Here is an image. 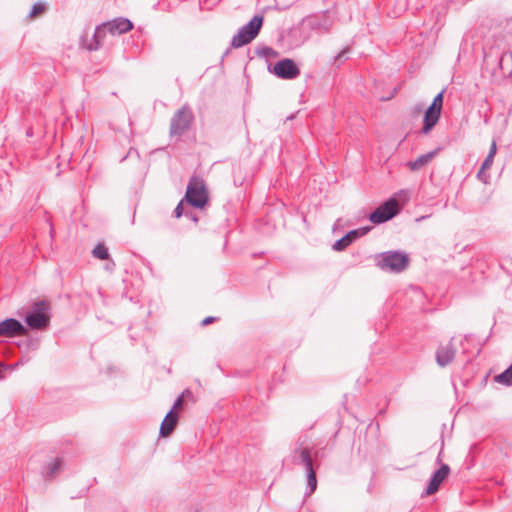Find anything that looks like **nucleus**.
<instances>
[{
  "mask_svg": "<svg viewBox=\"0 0 512 512\" xmlns=\"http://www.w3.org/2000/svg\"><path fill=\"white\" fill-rule=\"evenodd\" d=\"M132 28V22L126 18H116L102 23L96 27L94 35L90 43L86 45V48L89 51L98 50L102 46L103 39L107 33H110L113 36L120 35L130 31Z\"/></svg>",
  "mask_w": 512,
  "mask_h": 512,
  "instance_id": "f257e3e1",
  "label": "nucleus"
},
{
  "mask_svg": "<svg viewBox=\"0 0 512 512\" xmlns=\"http://www.w3.org/2000/svg\"><path fill=\"white\" fill-rule=\"evenodd\" d=\"M410 263L409 255L404 251L389 250L375 256V265L384 272L399 274Z\"/></svg>",
  "mask_w": 512,
  "mask_h": 512,
  "instance_id": "f03ea898",
  "label": "nucleus"
},
{
  "mask_svg": "<svg viewBox=\"0 0 512 512\" xmlns=\"http://www.w3.org/2000/svg\"><path fill=\"white\" fill-rule=\"evenodd\" d=\"M49 304L44 301H36L27 312L24 321L32 330H45L49 327L51 321V311Z\"/></svg>",
  "mask_w": 512,
  "mask_h": 512,
  "instance_id": "7ed1b4c3",
  "label": "nucleus"
},
{
  "mask_svg": "<svg viewBox=\"0 0 512 512\" xmlns=\"http://www.w3.org/2000/svg\"><path fill=\"white\" fill-rule=\"evenodd\" d=\"M400 211V206L395 197L390 198L383 204H381L374 212L367 214L366 212L361 213L355 220L361 222L364 220H370L373 224H381L389 221Z\"/></svg>",
  "mask_w": 512,
  "mask_h": 512,
  "instance_id": "20e7f679",
  "label": "nucleus"
},
{
  "mask_svg": "<svg viewBox=\"0 0 512 512\" xmlns=\"http://www.w3.org/2000/svg\"><path fill=\"white\" fill-rule=\"evenodd\" d=\"M263 24V17L255 15L246 25L242 26L231 40L233 48H240L249 44L259 34Z\"/></svg>",
  "mask_w": 512,
  "mask_h": 512,
  "instance_id": "39448f33",
  "label": "nucleus"
},
{
  "mask_svg": "<svg viewBox=\"0 0 512 512\" xmlns=\"http://www.w3.org/2000/svg\"><path fill=\"white\" fill-rule=\"evenodd\" d=\"M182 200L194 207H204L208 200V194L203 181L198 177H192Z\"/></svg>",
  "mask_w": 512,
  "mask_h": 512,
  "instance_id": "423d86ee",
  "label": "nucleus"
},
{
  "mask_svg": "<svg viewBox=\"0 0 512 512\" xmlns=\"http://www.w3.org/2000/svg\"><path fill=\"white\" fill-rule=\"evenodd\" d=\"M296 463L298 465L303 466L307 473V490L305 492L306 496L311 495L317 488V478L316 472L313 467V459L311 456V450L307 447L298 451V456L296 457Z\"/></svg>",
  "mask_w": 512,
  "mask_h": 512,
  "instance_id": "0eeeda50",
  "label": "nucleus"
},
{
  "mask_svg": "<svg viewBox=\"0 0 512 512\" xmlns=\"http://www.w3.org/2000/svg\"><path fill=\"white\" fill-rule=\"evenodd\" d=\"M193 119L194 115L191 109L187 106H183L171 119L170 134L178 136L184 134L190 128Z\"/></svg>",
  "mask_w": 512,
  "mask_h": 512,
  "instance_id": "6e6552de",
  "label": "nucleus"
},
{
  "mask_svg": "<svg viewBox=\"0 0 512 512\" xmlns=\"http://www.w3.org/2000/svg\"><path fill=\"white\" fill-rule=\"evenodd\" d=\"M273 73L282 79H294L300 75V69L291 59L285 58L278 61L273 67Z\"/></svg>",
  "mask_w": 512,
  "mask_h": 512,
  "instance_id": "1a4fd4ad",
  "label": "nucleus"
},
{
  "mask_svg": "<svg viewBox=\"0 0 512 512\" xmlns=\"http://www.w3.org/2000/svg\"><path fill=\"white\" fill-rule=\"evenodd\" d=\"M374 226H361L358 229H353L348 231L344 236L338 239L333 245L332 248L335 251H343L349 245H351L358 238L366 235Z\"/></svg>",
  "mask_w": 512,
  "mask_h": 512,
  "instance_id": "9d476101",
  "label": "nucleus"
},
{
  "mask_svg": "<svg viewBox=\"0 0 512 512\" xmlns=\"http://www.w3.org/2000/svg\"><path fill=\"white\" fill-rule=\"evenodd\" d=\"M26 331L24 325L15 318L0 321V338H13Z\"/></svg>",
  "mask_w": 512,
  "mask_h": 512,
  "instance_id": "9b49d317",
  "label": "nucleus"
},
{
  "mask_svg": "<svg viewBox=\"0 0 512 512\" xmlns=\"http://www.w3.org/2000/svg\"><path fill=\"white\" fill-rule=\"evenodd\" d=\"M203 207H194L192 204H188L187 202L181 200L176 208L174 209V216L179 218L184 216L188 221L198 222L199 221V213Z\"/></svg>",
  "mask_w": 512,
  "mask_h": 512,
  "instance_id": "f8f14e48",
  "label": "nucleus"
},
{
  "mask_svg": "<svg viewBox=\"0 0 512 512\" xmlns=\"http://www.w3.org/2000/svg\"><path fill=\"white\" fill-rule=\"evenodd\" d=\"M450 473V467L447 464H442L438 470H436L426 488V494L432 495L436 493L443 483V481L448 477Z\"/></svg>",
  "mask_w": 512,
  "mask_h": 512,
  "instance_id": "ddd939ff",
  "label": "nucleus"
},
{
  "mask_svg": "<svg viewBox=\"0 0 512 512\" xmlns=\"http://www.w3.org/2000/svg\"><path fill=\"white\" fill-rule=\"evenodd\" d=\"M452 341L453 339L446 345L439 346L436 351V362L441 367H445L450 364L456 355V347Z\"/></svg>",
  "mask_w": 512,
  "mask_h": 512,
  "instance_id": "4468645a",
  "label": "nucleus"
},
{
  "mask_svg": "<svg viewBox=\"0 0 512 512\" xmlns=\"http://www.w3.org/2000/svg\"><path fill=\"white\" fill-rule=\"evenodd\" d=\"M302 25L311 30H317L321 32L329 31V23L327 19L318 15H310L303 19Z\"/></svg>",
  "mask_w": 512,
  "mask_h": 512,
  "instance_id": "2eb2a0df",
  "label": "nucleus"
},
{
  "mask_svg": "<svg viewBox=\"0 0 512 512\" xmlns=\"http://www.w3.org/2000/svg\"><path fill=\"white\" fill-rule=\"evenodd\" d=\"M441 111L428 107L424 114L423 127L421 133L428 134L438 123Z\"/></svg>",
  "mask_w": 512,
  "mask_h": 512,
  "instance_id": "dca6fc26",
  "label": "nucleus"
},
{
  "mask_svg": "<svg viewBox=\"0 0 512 512\" xmlns=\"http://www.w3.org/2000/svg\"><path fill=\"white\" fill-rule=\"evenodd\" d=\"M178 418V414L173 412V409H170L162 421L160 435L163 437L170 435L178 422Z\"/></svg>",
  "mask_w": 512,
  "mask_h": 512,
  "instance_id": "f3484780",
  "label": "nucleus"
},
{
  "mask_svg": "<svg viewBox=\"0 0 512 512\" xmlns=\"http://www.w3.org/2000/svg\"><path fill=\"white\" fill-rule=\"evenodd\" d=\"M436 154H437V150L428 152L426 154H422L414 161H409L407 163V166L409 167V169L411 171H418L421 168H423L425 165L430 163L433 160V158L436 156Z\"/></svg>",
  "mask_w": 512,
  "mask_h": 512,
  "instance_id": "a211bd4d",
  "label": "nucleus"
},
{
  "mask_svg": "<svg viewBox=\"0 0 512 512\" xmlns=\"http://www.w3.org/2000/svg\"><path fill=\"white\" fill-rule=\"evenodd\" d=\"M498 65L503 75L510 76L512 74V53L503 52Z\"/></svg>",
  "mask_w": 512,
  "mask_h": 512,
  "instance_id": "6ab92c4d",
  "label": "nucleus"
},
{
  "mask_svg": "<svg viewBox=\"0 0 512 512\" xmlns=\"http://www.w3.org/2000/svg\"><path fill=\"white\" fill-rule=\"evenodd\" d=\"M61 460L56 458L52 460L46 467L43 468L42 474L45 479H52L61 469Z\"/></svg>",
  "mask_w": 512,
  "mask_h": 512,
  "instance_id": "aec40b11",
  "label": "nucleus"
},
{
  "mask_svg": "<svg viewBox=\"0 0 512 512\" xmlns=\"http://www.w3.org/2000/svg\"><path fill=\"white\" fill-rule=\"evenodd\" d=\"M495 381L500 384L506 385V386H511L512 385V364L506 370H504L502 373L495 376Z\"/></svg>",
  "mask_w": 512,
  "mask_h": 512,
  "instance_id": "412c9836",
  "label": "nucleus"
},
{
  "mask_svg": "<svg viewBox=\"0 0 512 512\" xmlns=\"http://www.w3.org/2000/svg\"><path fill=\"white\" fill-rule=\"evenodd\" d=\"M92 255L94 258L99 260H107L110 258L108 249L105 247L103 243H98L92 250Z\"/></svg>",
  "mask_w": 512,
  "mask_h": 512,
  "instance_id": "4be33fe9",
  "label": "nucleus"
},
{
  "mask_svg": "<svg viewBox=\"0 0 512 512\" xmlns=\"http://www.w3.org/2000/svg\"><path fill=\"white\" fill-rule=\"evenodd\" d=\"M45 9H46V6L44 3H41V2L35 3L29 12V17L35 18V17L41 15L45 11Z\"/></svg>",
  "mask_w": 512,
  "mask_h": 512,
  "instance_id": "5701e85b",
  "label": "nucleus"
},
{
  "mask_svg": "<svg viewBox=\"0 0 512 512\" xmlns=\"http://www.w3.org/2000/svg\"><path fill=\"white\" fill-rule=\"evenodd\" d=\"M443 96H444V91H441L440 93H438L434 97V99H433V101H432V103H431V105L429 107L433 108L435 110L441 111L442 110V105H443Z\"/></svg>",
  "mask_w": 512,
  "mask_h": 512,
  "instance_id": "b1692460",
  "label": "nucleus"
},
{
  "mask_svg": "<svg viewBox=\"0 0 512 512\" xmlns=\"http://www.w3.org/2000/svg\"><path fill=\"white\" fill-rule=\"evenodd\" d=\"M24 346L28 349V350H37L40 346V338H28L25 340L24 342Z\"/></svg>",
  "mask_w": 512,
  "mask_h": 512,
  "instance_id": "393cba45",
  "label": "nucleus"
},
{
  "mask_svg": "<svg viewBox=\"0 0 512 512\" xmlns=\"http://www.w3.org/2000/svg\"><path fill=\"white\" fill-rule=\"evenodd\" d=\"M493 160H494V157H490L489 155H487V157L485 158V160L482 163V166H481L482 170L489 169L493 163Z\"/></svg>",
  "mask_w": 512,
  "mask_h": 512,
  "instance_id": "a878e982",
  "label": "nucleus"
},
{
  "mask_svg": "<svg viewBox=\"0 0 512 512\" xmlns=\"http://www.w3.org/2000/svg\"><path fill=\"white\" fill-rule=\"evenodd\" d=\"M183 402H184L183 395L178 396L171 408V409H173V412H175L176 409L182 407Z\"/></svg>",
  "mask_w": 512,
  "mask_h": 512,
  "instance_id": "bb28decb",
  "label": "nucleus"
},
{
  "mask_svg": "<svg viewBox=\"0 0 512 512\" xmlns=\"http://www.w3.org/2000/svg\"><path fill=\"white\" fill-rule=\"evenodd\" d=\"M348 53V48L342 49L334 58L335 62H340L345 57V55Z\"/></svg>",
  "mask_w": 512,
  "mask_h": 512,
  "instance_id": "cd10ccee",
  "label": "nucleus"
},
{
  "mask_svg": "<svg viewBox=\"0 0 512 512\" xmlns=\"http://www.w3.org/2000/svg\"><path fill=\"white\" fill-rule=\"evenodd\" d=\"M496 152H497V145H496V142H495V141H493V142H492V144H491V146H490V149H489V153H488V155H489L490 157H494V156H495V154H496Z\"/></svg>",
  "mask_w": 512,
  "mask_h": 512,
  "instance_id": "c85d7f7f",
  "label": "nucleus"
},
{
  "mask_svg": "<svg viewBox=\"0 0 512 512\" xmlns=\"http://www.w3.org/2000/svg\"><path fill=\"white\" fill-rule=\"evenodd\" d=\"M215 320H216V318H215V317H213V316H208V317H206V318H204V319L202 320L201 325H202V326H206V325H208V324H210V323H213Z\"/></svg>",
  "mask_w": 512,
  "mask_h": 512,
  "instance_id": "c756f323",
  "label": "nucleus"
},
{
  "mask_svg": "<svg viewBox=\"0 0 512 512\" xmlns=\"http://www.w3.org/2000/svg\"><path fill=\"white\" fill-rule=\"evenodd\" d=\"M109 262L107 263V265L105 266L106 270H109V271H112L115 267V262L113 259L109 258L107 259Z\"/></svg>",
  "mask_w": 512,
  "mask_h": 512,
  "instance_id": "7c9ffc66",
  "label": "nucleus"
},
{
  "mask_svg": "<svg viewBox=\"0 0 512 512\" xmlns=\"http://www.w3.org/2000/svg\"><path fill=\"white\" fill-rule=\"evenodd\" d=\"M484 171H485V170H482V168H480V170H479V172H478V174H477V177H478L480 180H482L484 183H486V182H487V179H486V178L484 177V175H483V172H484Z\"/></svg>",
  "mask_w": 512,
  "mask_h": 512,
  "instance_id": "2f4dec72",
  "label": "nucleus"
},
{
  "mask_svg": "<svg viewBox=\"0 0 512 512\" xmlns=\"http://www.w3.org/2000/svg\"><path fill=\"white\" fill-rule=\"evenodd\" d=\"M273 53H275V52H274V50H273L272 48H270V47H266V48H264V49H263V54H264V55H270V54H273Z\"/></svg>",
  "mask_w": 512,
  "mask_h": 512,
  "instance_id": "473e14b6",
  "label": "nucleus"
},
{
  "mask_svg": "<svg viewBox=\"0 0 512 512\" xmlns=\"http://www.w3.org/2000/svg\"><path fill=\"white\" fill-rule=\"evenodd\" d=\"M181 395H183V398H185V397H192V396H193V395H192V392H191L189 389H185V390L181 393Z\"/></svg>",
  "mask_w": 512,
  "mask_h": 512,
  "instance_id": "72a5a7b5",
  "label": "nucleus"
},
{
  "mask_svg": "<svg viewBox=\"0 0 512 512\" xmlns=\"http://www.w3.org/2000/svg\"><path fill=\"white\" fill-rule=\"evenodd\" d=\"M0 366H2V364H0ZM4 379V374L3 372L0 370V380Z\"/></svg>",
  "mask_w": 512,
  "mask_h": 512,
  "instance_id": "f704fd0d",
  "label": "nucleus"
},
{
  "mask_svg": "<svg viewBox=\"0 0 512 512\" xmlns=\"http://www.w3.org/2000/svg\"><path fill=\"white\" fill-rule=\"evenodd\" d=\"M53 228H54V227H53V226H51V230H50V235H51V236H52V235H53V233H54V229H53Z\"/></svg>",
  "mask_w": 512,
  "mask_h": 512,
  "instance_id": "c9c22d12",
  "label": "nucleus"
},
{
  "mask_svg": "<svg viewBox=\"0 0 512 512\" xmlns=\"http://www.w3.org/2000/svg\"><path fill=\"white\" fill-rule=\"evenodd\" d=\"M437 461L440 462L441 461V453L437 456Z\"/></svg>",
  "mask_w": 512,
  "mask_h": 512,
  "instance_id": "e433bc0d",
  "label": "nucleus"
}]
</instances>
